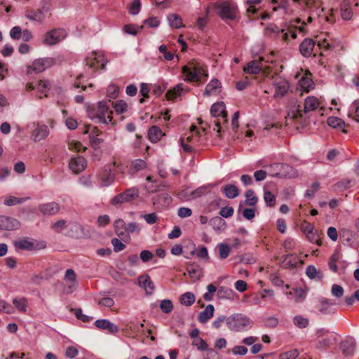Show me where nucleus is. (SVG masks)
<instances>
[{
  "mask_svg": "<svg viewBox=\"0 0 359 359\" xmlns=\"http://www.w3.org/2000/svg\"><path fill=\"white\" fill-rule=\"evenodd\" d=\"M192 215L191 209L185 207H181L177 210V215L181 218L189 217Z\"/></svg>",
  "mask_w": 359,
  "mask_h": 359,
  "instance_id": "obj_60",
  "label": "nucleus"
},
{
  "mask_svg": "<svg viewBox=\"0 0 359 359\" xmlns=\"http://www.w3.org/2000/svg\"><path fill=\"white\" fill-rule=\"evenodd\" d=\"M196 255L199 259L208 260L209 255L207 248L205 246L200 247L197 251Z\"/></svg>",
  "mask_w": 359,
  "mask_h": 359,
  "instance_id": "obj_62",
  "label": "nucleus"
},
{
  "mask_svg": "<svg viewBox=\"0 0 359 359\" xmlns=\"http://www.w3.org/2000/svg\"><path fill=\"white\" fill-rule=\"evenodd\" d=\"M68 147L70 150L77 152H81L86 149V147L80 142L74 140L69 142Z\"/></svg>",
  "mask_w": 359,
  "mask_h": 359,
  "instance_id": "obj_47",
  "label": "nucleus"
},
{
  "mask_svg": "<svg viewBox=\"0 0 359 359\" xmlns=\"http://www.w3.org/2000/svg\"><path fill=\"white\" fill-rule=\"evenodd\" d=\"M264 199L265 203L269 206H273L276 202L275 196L269 191H265L264 194Z\"/></svg>",
  "mask_w": 359,
  "mask_h": 359,
  "instance_id": "obj_50",
  "label": "nucleus"
},
{
  "mask_svg": "<svg viewBox=\"0 0 359 359\" xmlns=\"http://www.w3.org/2000/svg\"><path fill=\"white\" fill-rule=\"evenodd\" d=\"M253 321L242 313H234L226 318V325L234 332H243L252 327Z\"/></svg>",
  "mask_w": 359,
  "mask_h": 359,
  "instance_id": "obj_2",
  "label": "nucleus"
},
{
  "mask_svg": "<svg viewBox=\"0 0 359 359\" xmlns=\"http://www.w3.org/2000/svg\"><path fill=\"white\" fill-rule=\"evenodd\" d=\"M107 96L114 99L118 96V88L115 85H110L107 88Z\"/></svg>",
  "mask_w": 359,
  "mask_h": 359,
  "instance_id": "obj_63",
  "label": "nucleus"
},
{
  "mask_svg": "<svg viewBox=\"0 0 359 359\" xmlns=\"http://www.w3.org/2000/svg\"><path fill=\"white\" fill-rule=\"evenodd\" d=\"M160 308L161 311L165 313H169L173 309L172 303L169 299L162 300L160 304Z\"/></svg>",
  "mask_w": 359,
  "mask_h": 359,
  "instance_id": "obj_49",
  "label": "nucleus"
},
{
  "mask_svg": "<svg viewBox=\"0 0 359 359\" xmlns=\"http://www.w3.org/2000/svg\"><path fill=\"white\" fill-rule=\"evenodd\" d=\"M184 91L183 85L177 84L172 89L168 90L166 93L168 100H174L178 96H180L182 93Z\"/></svg>",
  "mask_w": 359,
  "mask_h": 359,
  "instance_id": "obj_35",
  "label": "nucleus"
},
{
  "mask_svg": "<svg viewBox=\"0 0 359 359\" xmlns=\"http://www.w3.org/2000/svg\"><path fill=\"white\" fill-rule=\"evenodd\" d=\"M182 71L185 76L184 81L189 82H198L208 76L206 67L195 60L189 61Z\"/></svg>",
  "mask_w": 359,
  "mask_h": 359,
  "instance_id": "obj_1",
  "label": "nucleus"
},
{
  "mask_svg": "<svg viewBox=\"0 0 359 359\" xmlns=\"http://www.w3.org/2000/svg\"><path fill=\"white\" fill-rule=\"evenodd\" d=\"M114 180V175L111 173L109 168L104 170V173L100 177V185L102 187H107L110 185Z\"/></svg>",
  "mask_w": 359,
  "mask_h": 359,
  "instance_id": "obj_32",
  "label": "nucleus"
},
{
  "mask_svg": "<svg viewBox=\"0 0 359 359\" xmlns=\"http://www.w3.org/2000/svg\"><path fill=\"white\" fill-rule=\"evenodd\" d=\"M225 109V104L222 102L213 104L210 108L212 116L217 118L214 121L215 127L213 128V130L217 133L221 132L222 126L227 122V115Z\"/></svg>",
  "mask_w": 359,
  "mask_h": 359,
  "instance_id": "obj_4",
  "label": "nucleus"
},
{
  "mask_svg": "<svg viewBox=\"0 0 359 359\" xmlns=\"http://www.w3.org/2000/svg\"><path fill=\"white\" fill-rule=\"evenodd\" d=\"M341 348L346 355H352L355 349V341L353 338H348L341 344Z\"/></svg>",
  "mask_w": 359,
  "mask_h": 359,
  "instance_id": "obj_22",
  "label": "nucleus"
},
{
  "mask_svg": "<svg viewBox=\"0 0 359 359\" xmlns=\"http://www.w3.org/2000/svg\"><path fill=\"white\" fill-rule=\"evenodd\" d=\"M294 324L299 328H305L309 325V319L302 316H296L293 318Z\"/></svg>",
  "mask_w": 359,
  "mask_h": 359,
  "instance_id": "obj_44",
  "label": "nucleus"
},
{
  "mask_svg": "<svg viewBox=\"0 0 359 359\" xmlns=\"http://www.w3.org/2000/svg\"><path fill=\"white\" fill-rule=\"evenodd\" d=\"M245 196L246 205L250 206H255L257 204L258 198L255 196V194L253 190L249 189L246 191Z\"/></svg>",
  "mask_w": 359,
  "mask_h": 359,
  "instance_id": "obj_39",
  "label": "nucleus"
},
{
  "mask_svg": "<svg viewBox=\"0 0 359 359\" xmlns=\"http://www.w3.org/2000/svg\"><path fill=\"white\" fill-rule=\"evenodd\" d=\"M263 69L262 60H252L243 67L245 73L250 74H257Z\"/></svg>",
  "mask_w": 359,
  "mask_h": 359,
  "instance_id": "obj_19",
  "label": "nucleus"
},
{
  "mask_svg": "<svg viewBox=\"0 0 359 359\" xmlns=\"http://www.w3.org/2000/svg\"><path fill=\"white\" fill-rule=\"evenodd\" d=\"M138 285L140 287L144 289L147 292H148L147 290H150L149 293H151V292L154 289V285L152 281L151 280L150 277L145 274L142 275L138 277Z\"/></svg>",
  "mask_w": 359,
  "mask_h": 359,
  "instance_id": "obj_24",
  "label": "nucleus"
},
{
  "mask_svg": "<svg viewBox=\"0 0 359 359\" xmlns=\"http://www.w3.org/2000/svg\"><path fill=\"white\" fill-rule=\"evenodd\" d=\"M213 185L210 184L205 186H201L197 189H196L194 191H191L190 192L191 198L192 200L196 199L198 198L201 197L202 196L205 195L208 192V189L212 187Z\"/></svg>",
  "mask_w": 359,
  "mask_h": 359,
  "instance_id": "obj_34",
  "label": "nucleus"
},
{
  "mask_svg": "<svg viewBox=\"0 0 359 359\" xmlns=\"http://www.w3.org/2000/svg\"><path fill=\"white\" fill-rule=\"evenodd\" d=\"M351 181L350 180H343L335 184V189L337 190H344L351 187Z\"/></svg>",
  "mask_w": 359,
  "mask_h": 359,
  "instance_id": "obj_61",
  "label": "nucleus"
},
{
  "mask_svg": "<svg viewBox=\"0 0 359 359\" xmlns=\"http://www.w3.org/2000/svg\"><path fill=\"white\" fill-rule=\"evenodd\" d=\"M131 167L134 171L137 172L146 168V163L142 159H136L132 162Z\"/></svg>",
  "mask_w": 359,
  "mask_h": 359,
  "instance_id": "obj_51",
  "label": "nucleus"
},
{
  "mask_svg": "<svg viewBox=\"0 0 359 359\" xmlns=\"http://www.w3.org/2000/svg\"><path fill=\"white\" fill-rule=\"evenodd\" d=\"M280 33L282 34V39L285 41L288 40L289 34H290L293 39L297 37L296 32L291 28H288L287 29H280Z\"/></svg>",
  "mask_w": 359,
  "mask_h": 359,
  "instance_id": "obj_55",
  "label": "nucleus"
},
{
  "mask_svg": "<svg viewBox=\"0 0 359 359\" xmlns=\"http://www.w3.org/2000/svg\"><path fill=\"white\" fill-rule=\"evenodd\" d=\"M315 47V42L311 39H305L299 46L300 53L304 57H309Z\"/></svg>",
  "mask_w": 359,
  "mask_h": 359,
  "instance_id": "obj_21",
  "label": "nucleus"
},
{
  "mask_svg": "<svg viewBox=\"0 0 359 359\" xmlns=\"http://www.w3.org/2000/svg\"><path fill=\"white\" fill-rule=\"evenodd\" d=\"M335 341V337L333 336L326 337L318 341L317 347L318 348H325L332 345Z\"/></svg>",
  "mask_w": 359,
  "mask_h": 359,
  "instance_id": "obj_43",
  "label": "nucleus"
},
{
  "mask_svg": "<svg viewBox=\"0 0 359 359\" xmlns=\"http://www.w3.org/2000/svg\"><path fill=\"white\" fill-rule=\"evenodd\" d=\"M222 19L233 20L236 15V7L229 2H222L218 5Z\"/></svg>",
  "mask_w": 359,
  "mask_h": 359,
  "instance_id": "obj_10",
  "label": "nucleus"
},
{
  "mask_svg": "<svg viewBox=\"0 0 359 359\" xmlns=\"http://www.w3.org/2000/svg\"><path fill=\"white\" fill-rule=\"evenodd\" d=\"M49 135L48 127L46 125L38 124L32 133V138L34 142H39L46 139Z\"/></svg>",
  "mask_w": 359,
  "mask_h": 359,
  "instance_id": "obj_13",
  "label": "nucleus"
},
{
  "mask_svg": "<svg viewBox=\"0 0 359 359\" xmlns=\"http://www.w3.org/2000/svg\"><path fill=\"white\" fill-rule=\"evenodd\" d=\"M163 135L161 130L156 126H151L148 131V137L151 142H157Z\"/></svg>",
  "mask_w": 359,
  "mask_h": 359,
  "instance_id": "obj_31",
  "label": "nucleus"
},
{
  "mask_svg": "<svg viewBox=\"0 0 359 359\" xmlns=\"http://www.w3.org/2000/svg\"><path fill=\"white\" fill-rule=\"evenodd\" d=\"M299 87L302 90L308 93L314 88V83L313 82L311 74H306L299 81Z\"/></svg>",
  "mask_w": 359,
  "mask_h": 359,
  "instance_id": "obj_26",
  "label": "nucleus"
},
{
  "mask_svg": "<svg viewBox=\"0 0 359 359\" xmlns=\"http://www.w3.org/2000/svg\"><path fill=\"white\" fill-rule=\"evenodd\" d=\"M0 221L1 222V227L6 230H13L18 229L20 226L19 222L12 217H1Z\"/></svg>",
  "mask_w": 359,
  "mask_h": 359,
  "instance_id": "obj_23",
  "label": "nucleus"
},
{
  "mask_svg": "<svg viewBox=\"0 0 359 359\" xmlns=\"http://www.w3.org/2000/svg\"><path fill=\"white\" fill-rule=\"evenodd\" d=\"M192 345L196 346L199 351H205L208 348V344L201 337L194 339Z\"/></svg>",
  "mask_w": 359,
  "mask_h": 359,
  "instance_id": "obj_53",
  "label": "nucleus"
},
{
  "mask_svg": "<svg viewBox=\"0 0 359 359\" xmlns=\"http://www.w3.org/2000/svg\"><path fill=\"white\" fill-rule=\"evenodd\" d=\"M214 306L212 304H208L204 311L200 312L198 315V320L201 323H205L209 319L213 317Z\"/></svg>",
  "mask_w": 359,
  "mask_h": 359,
  "instance_id": "obj_27",
  "label": "nucleus"
},
{
  "mask_svg": "<svg viewBox=\"0 0 359 359\" xmlns=\"http://www.w3.org/2000/svg\"><path fill=\"white\" fill-rule=\"evenodd\" d=\"M298 355L297 350H292L280 355V359H297Z\"/></svg>",
  "mask_w": 359,
  "mask_h": 359,
  "instance_id": "obj_64",
  "label": "nucleus"
},
{
  "mask_svg": "<svg viewBox=\"0 0 359 359\" xmlns=\"http://www.w3.org/2000/svg\"><path fill=\"white\" fill-rule=\"evenodd\" d=\"M140 7H141L140 0H134L130 4V8H129V13L133 15H137L140 12Z\"/></svg>",
  "mask_w": 359,
  "mask_h": 359,
  "instance_id": "obj_52",
  "label": "nucleus"
},
{
  "mask_svg": "<svg viewBox=\"0 0 359 359\" xmlns=\"http://www.w3.org/2000/svg\"><path fill=\"white\" fill-rule=\"evenodd\" d=\"M341 16L345 20H349L352 18L353 12L349 6L346 4L341 6Z\"/></svg>",
  "mask_w": 359,
  "mask_h": 359,
  "instance_id": "obj_46",
  "label": "nucleus"
},
{
  "mask_svg": "<svg viewBox=\"0 0 359 359\" xmlns=\"http://www.w3.org/2000/svg\"><path fill=\"white\" fill-rule=\"evenodd\" d=\"M187 272L191 278L198 280L201 277V271L199 269H195L194 264H189L187 266Z\"/></svg>",
  "mask_w": 359,
  "mask_h": 359,
  "instance_id": "obj_45",
  "label": "nucleus"
},
{
  "mask_svg": "<svg viewBox=\"0 0 359 359\" xmlns=\"http://www.w3.org/2000/svg\"><path fill=\"white\" fill-rule=\"evenodd\" d=\"M88 116L96 123L109 124L112 121V111L107 103L102 101L98 103L97 112L88 111Z\"/></svg>",
  "mask_w": 359,
  "mask_h": 359,
  "instance_id": "obj_3",
  "label": "nucleus"
},
{
  "mask_svg": "<svg viewBox=\"0 0 359 359\" xmlns=\"http://www.w3.org/2000/svg\"><path fill=\"white\" fill-rule=\"evenodd\" d=\"M49 10L48 7H46L45 6H42L41 9L35 10H27L25 12V17L33 21H36L38 22H41L44 20V13L48 12Z\"/></svg>",
  "mask_w": 359,
  "mask_h": 359,
  "instance_id": "obj_12",
  "label": "nucleus"
},
{
  "mask_svg": "<svg viewBox=\"0 0 359 359\" xmlns=\"http://www.w3.org/2000/svg\"><path fill=\"white\" fill-rule=\"evenodd\" d=\"M86 62L89 75H93L98 68L104 69L105 66L103 55L100 53L92 52L86 57Z\"/></svg>",
  "mask_w": 359,
  "mask_h": 359,
  "instance_id": "obj_6",
  "label": "nucleus"
},
{
  "mask_svg": "<svg viewBox=\"0 0 359 359\" xmlns=\"http://www.w3.org/2000/svg\"><path fill=\"white\" fill-rule=\"evenodd\" d=\"M275 87V98H280L284 97L288 92L290 85L287 81L283 78H276L273 81Z\"/></svg>",
  "mask_w": 359,
  "mask_h": 359,
  "instance_id": "obj_11",
  "label": "nucleus"
},
{
  "mask_svg": "<svg viewBox=\"0 0 359 359\" xmlns=\"http://www.w3.org/2000/svg\"><path fill=\"white\" fill-rule=\"evenodd\" d=\"M184 256L186 259H191L193 258L196 252V247L192 241H189L187 244L184 247Z\"/></svg>",
  "mask_w": 359,
  "mask_h": 359,
  "instance_id": "obj_33",
  "label": "nucleus"
},
{
  "mask_svg": "<svg viewBox=\"0 0 359 359\" xmlns=\"http://www.w3.org/2000/svg\"><path fill=\"white\" fill-rule=\"evenodd\" d=\"M114 226L115 232L118 236H123L125 235L126 225L123 219H116L114 222Z\"/></svg>",
  "mask_w": 359,
  "mask_h": 359,
  "instance_id": "obj_38",
  "label": "nucleus"
},
{
  "mask_svg": "<svg viewBox=\"0 0 359 359\" xmlns=\"http://www.w3.org/2000/svg\"><path fill=\"white\" fill-rule=\"evenodd\" d=\"M39 209L43 215H53L59 212L60 206L57 203L50 202L40 205Z\"/></svg>",
  "mask_w": 359,
  "mask_h": 359,
  "instance_id": "obj_20",
  "label": "nucleus"
},
{
  "mask_svg": "<svg viewBox=\"0 0 359 359\" xmlns=\"http://www.w3.org/2000/svg\"><path fill=\"white\" fill-rule=\"evenodd\" d=\"M67 222L64 219H60L54 223L52 228L57 233H61L63 229L67 227Z\"/></svg>",
  "mask_w": 359,
  "mask_h": 359,
  "instance_id": "obj_58",
  "label": "nucleus"
},
{
  "mask_svg": "<svg viewBox=\"0 0 359 359\" xmlns=\"http://www.w3.org/2000/svg\"><path fill=\"white\" fill-rule=\"evenodd\" d=\"M221 88V82L216 79H212L205 86L203 95L206 96L217 95L220 93Z\"/></svg>",
  "mask_w": 359,
  "mask_h": 359,
  "instance_id": "obj_16",
  "label": "nucleus"
},
{
  "mask_svg": "<svg viewBox=\"0 0 359 359\" xmlns=\"http://www.w3.org/2000/svg\"><path fill=\"white\" fill-rule=\"evenodd\" d=\"M26 87L27 89L29 90L36 89L39 91L41 93V95H39V98H42L43 95L47 96V93L49 89V82L47 81H39L35 84L32 83H27Z\"/></svg>",
  "mask_w": 359,
  "mask_h": 359,
  "instance_id": "obj_15",
  "label": "nucleus"
},
{
  "mask_svg": "<svg viewBox=\"0 0 359 359\" xmlns=\"http://www.w3.org/2000/svg\"><path fill=\"white\" fill-rule=\"evenodd\" d=\"M14 245L17 248L25 250H32L36 248L34 243L28 238H24L15 241Z\"/></svg>",
  "mask_w": 359,
  "mask_h": 359,
  "instance_id": "obj_29",
  "label": "nucleus"
},
{
  "mask_svg": "<svg viewBox=\"0 0 359 359\" xmlns=\"http://www.w3.org/2000/svg\"><path fill=\"white\" fill-rule=\"evenodd\" d=\"M66 36V32L63 29H54L44 34L43 43L48 46H53Z\"/></svg>",
  "mask_w": 359,
  "mask_h": 359,
  "instance_id": "obj_8",
  "label": "nucleus"
},
{
  "mask_svg": "<svg viewBox=\"0 0 359 359\" xmlns=\"http://www.w3.org/2000/svg\"><path fill=\"white\" fill-rule=\"evenodd\" d=\"M327 122L330 127L341 130L344 133H346V130L344 129L345 123L342 119L335 116H330L327 118Z\"/></svg>",
  "mask_w": 359,
  "mask_h": 359,
  "instance_id": "obj_30",
  "label": "nucleus"
},
{
  "mask_svg": "<svg viewBox=\"0 0 359 359\" xmlns=\"http://www.w3.org/2000/svg\"><path fill=\"white\" fill-rule=\"evenodd\" d=\"M266 32L270 36H277L280 34V29L276 25L271 24L266 28Z\"/></svg>",
  "mask_w": 359,
  "mask_h": 359,
  "instance_id": "obj_57",
  "label": "nucleus"
},
{
  "mask_svg": "<svg viewBox=\"0 0 359 359\" xmlns=\"http://www.w3.org/2000/svg\"><path fill=\"white\" fill-rule=\"evenodd\" d=\"M140 191L137 187H131L125 191L114 196L111 199V204L113 205H121L124 203H129L139 197Z\"/></svg>",
  "mask_w": 359,
  "mask_h": 359,
  "instance_id": "obj_5",
  "label": "nucleus"
},
{
  "mask_svg": "<svg viewBox=\"0 0 359 359\" xmlns=\"http://www.w3.org/2000/svg\"><path fill=\"white\" fill-rule=\"evenodd\" d=\"M331 292H332V294L334 297H337V298L341 297L344 294L343 287L337 284H334L332 285Z\"/></svg>",
  "mask_w": 359,
  "mask_h": 359,
  "instance_id": "obj_59",
  "label": "nucleus"
},
{
  "mask_svg": "<svg viewBox=\"0 0 359 359\" xmlns=\"http://www.w3.org/2000/svg\"><path fill=\"white\" fill-rule=\"evenodd\" d=\"M128 105L123 100H118L115 102L114 108L118 114H122L126 111Z\"/></svg>",
  "mask_w": 359,
  "mask_h": 359,
  "instance_id": "obj_54",
  "label": "nucleus"
},
{
  "mask_svg": "<svg viewBox=\"0 0 359 359\" xmlns=\"http://www.w3.org/2000/svg\"><path fill=\"white\" fill-rule=\"evenodd\" d=\"M306 273L308 277L310 278H319L320 279L322 278V276L320 274V272L317 271L316 268L313 266L310 265L306 268Z\"/></svg>",
  "mask_w": 359,
  "mask_h": 359,
  "instance_id": "obj_48",
  "label": "nucleus"
},
{
  "mask_svg": "<svg viewBox=\"0 0 359 359\" xmlns=\"http://www.w3.org/2000/svg\"><path fill=\"white\" fill-rule=\"evenodd\" d=\"M168 20L169 21L170 25L175 29L180 28L182 27V21L181 18L175 13L170 14L168 17Z\"/></svg>",
  "mask_w": 359,
  "mask_h": 359,
  "instance_id": "obj_41",
  "label": "nucleus"
},
{
  "mask_svg": "<svg viewBox=\"0 0 359 359\" xmlns=\"http://www.w3.org/2000/svg\"><path fill=\"white\" fill-rule=\"evenodd\" d=\"M29 198H18L13 196H9L4 199V205L7 206H12L17 204H20L27 201Z\"/></svg>",
  "mask_w": 359,
  "mask_h": 359,
  "instance_id": "obj_40",
  "label": "nucleus"
},
{
  "mask_svg": "<svg viewBox=\"0 0 359 359\" xmlns=\"http://www.w3.org/2000/svg\"><path fill=\"white\" fill-rule=\"evenodd\" d=\"M334 306V303L332 300L323 298L320 300L319 311L323 315L334 313L336 311Z\"/></svg>",
  "mask_w": 359,
  "mask_h": 359,
  "instance_id": "obj_18",
  "label": "nucleus"
},
{
  "mask_svg": "<svg viewBox=\"0 0 359 359\" xmlns=\"http://www.w3.org/2000/svg\"><path fill=\"white\" fill-rule=\"evenodd\" d=\"M222 191L224 196L229 199L236 198L239 195V191L234 184H227L222 188Z\"/></svg>",
  "mask_w": 359,
  "mask_h": 359,
  "instance_id": "obj_28",
  "label": "nucleus"
},
{
  "mask_svg": "<svg viewBox=\"0 0 359 359\" xmlns=\"http://www.w3.org/2000/svg\"><path fill=\"white\" fill-rule=\"evenodd\" d=\"M95 325L100 330H107L111 333H116L118 331V327L107 319H100L95 322Z\"/></svg>",
  "mask_w": 359,
  "mask_h": 359,
  "instance_id": "obj_17",
  "label": "nucleus"
},
{
  "mask_svg": "<svg viewBox=\"0 0 359 359\" xmlns=\"http://www.w3.org/2000/svg\"><path fill=\"white\" fill-rule=\"evenodd\" d=\"M219 257L222 259H226L230 254V248L227 244L219 243L217 245Z\"/></svg>",
  "mask_w": 359,
  "mask_h": 359,
  "instance_id": "obj_42",
  "label": "nucleus"
},
{
  "mask_svg": "<svg viewBox=\"0 0 359 359\" xmlns=\"http://www.w3.org/2000/svg\"><path fill=\"white\" fill-rule=\"evenodd\" d=\"M55 63V60L53 57L36 59L27 67V74L41 73L46 69L52 67Z\"/></svg>",
  "mask_w": 359,
  "mask_h": 359,
  "instance_id": "obj_7",
  "label": "nucleus"
},
{
  "mask_svg": "<svg viewBox=\"0 0 359 359\" xmlns=\"http://www.w3.org/2000/svg\"><path fill=\"white\" fill-rule=\"evenodd\" d=\"M13 304L19 311L23 313L27 311L28 303L27 299L25 297L13 299Z\"/></svg>",
  "mask_w": 359,
  "mask_h": 359,
  "instance_id": "obj_36",
  "label": "nucleus"
},
{
  "mask_svg": "<svg viewBox=\"0 0 359 359\" xmlns=\"http://www.w3.org/2000/svg\"><path fill=\"white\" fill-rule=\"evenodd\" d=\"M195 296L192 292H187L180 297V302L187 306H191L195 302Z\"/></svg>",
  "mask_w": 359,
  "mask_h": 359,
  "instance_id": "obj_37",
  "label": "nucleus"
},
{
  "mask_svg": "<svg viewBox=\"0 0 359 359\" xmlns=\"http://www.w3.org/2000/svg\"><path fill=\"white\" fill-rule=\"evenodd\" d=\"M77 287L76 276L74 271L69 269L65 271L64 276L63 292L65 294L72 293Z\"/></svg>",
  "mask_w": 359,
  "mask_h": 359,
  "instance_id": "obj_9",
  "label": "nucleus"
},
{
  "mask_svg": "<svg viewBox=\"0 0 359 359\" xmlns=\"http://www.w3.org/2000/svg\"><path fill=\"white\" fill-rule=\"evenodd\" d=\"M74 314L76 317L83 321V322H89L93 319V317L88 316L87 315H85L82 313L81 309H74Z\"/></svg>",
  "mask_w": 359,
  "mask_h": 359,
  "instance_id": "obj_56",
  "label": "nucleus"
},
{
  "mask_svg": "<svg viewBox=\"0 0 359 359\" xmlns=\"http://www.w3.org/2000/svg\"><path fill=\"white\" fill-rule=\"evenodd\" d=\"M86 159L79 156L71 159L69 167L73 172L79 173L86 168Z\"/></svg>",
  "mask_w": 359,
  "mask_h": 359,
  "instance_id": "obj_14",
  "label": "nucleus"
},
{
  "mask_svg": "<svg viewBox=\"0 0 359 359\" xmlns=\"http://www.w3.org/2000/svg\"><path fill=\"white\" fill-rule=\"evenodd\" d=\"M318 100L314 96H309L305 99L304 111L308 113L316 109L319 106Z\"/></svg>",
  "mask_w": 359,
  "mask_h": 359,
  "instance_id": "obj_25",
  "label": "nucleus"
}]
</instances>
